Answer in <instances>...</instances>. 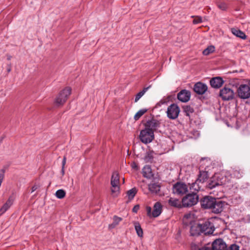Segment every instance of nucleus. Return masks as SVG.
Wrapping results in <instances>:
<instances>
[{
	"label": "nucleus",
	"instance_id": "nucleus-1",
	"mask_svg": "<svg viewBox=\"0 0 250 250\" xmlns=\"http://www.w3.org/2000/svg\"><path fill=\"white\" fill-rule=\"evenodd\" d=\"M201 207L205 209H213V212L215 213H219V209L215 208L216 205H218L216 198L210 196H205L200 200Z\"/></svg>",
	"mask_w": 250,
	"mask_h": 250
},
{
	"label": "nucleus",
	"instance_id": "nucleus-2",
	"mask_svg": "<svg viewBox=\"0 0 250 250\" xmlns=\"http://www.w3.org/2000/svg\"><path fill=\"white\" fill-rule=\"evenodd\" d=\"M199 201V196L196 193L193 192L183 197L182 200L184 207H189L196 205Z\"/></svg>",
	"mask_w": 250,
	"mask_h": 250
},
{
	"label": "nucleus",
	"instance_id": "nucleus-3",
	"mask_svg": "<svg viewBox=\"0 0 250 250\" xmlns=\"http://www.w3.org/2000/svg\"><path fill=\"white\" fill-rule=\"evenodd\" d=\"M71 88L70 87H66L62 90L56 98L55 99V104L59 106L63 104L66 101L68 96L71 94Z\"/></svg>",
	"mask_w": 250,
	"mask_h": 250
},
{
	"label": "nucleus",
	"instance_id": "nucleus-4",
	"mask_svg": "<svg viewBox=\"0 0 250 250\" xmlns=\"http://www.w3.org/2000/svg\"><path fill=\"white\" fill-rule=\"evenodd\" d=\"M139 138L142 143L147 144L153 140L154 138V133L152 131H149L145 128L141 131Z\"/></svg>",
	"mask_w": 250,
	"mask_h": 250
},
{
	"label": "nucleus",
	"instance_id": "nucleus-5",
	"mask_svg": "<svg viewBox=\"0 0 250 250\" xmlns=\"http://www.w3.org/2000/svg\"><path fill=\"white\" fill-rule=\"evenodd\" d=\"M180 111L179 106L175 104H172L167 107V116L170 119H176L178 117Z\"/></svg>",
	"mask_w": 250,
	"mask_h": 250
},
{
	"label": "nucleus",
	"instance_id": "nucleus-6",
	"mask_svg": "<svg viewBox=\"0 0 250 250\" xmlns=\"http://www.w3.org/2000/svg\"><path fill=\"white\" fill-rule=\"evenodd\" d=\"M172 191L174 194L182 196L188 192V187L185 183L177 182L173 185Z\"/></svg>",
	"mask_w": 250,
	"mask_h": 250
},
{
	"label": "nucleus",
	"instance_id": "nucleus-7",
	"mask_svg": "<svg viewBox=\"0 0 250 250\" xmlns=\"http://www.w3.org/2000/svg\"><path fill=\"white\" fill-rule=\"evenodd\" d=\"M147 215L150 217H157L162 212V205L159 202H156L153 207V210L150 207H147L146 208Z\"/></svg>",
	"mask_w": 250,
	"mask_h": 250
},
{
	"label": "nucleus",
	"instance_id": "nucleus-8",
	"mask_svg": "<svg viewBox=\"0 0 250 250\" xmlns=\"http://www.w3.org/2000/svg\"><path fill=\"white\" fill-rule=\"evenodd\" d=\"M219 238H217L212 243L211 246L207 245L203 247L200 248L197 245L193 244L191 245V250H219Z\"/></svg>",
	"mask_w": 250,
	"mask_h": 250
},
{
	"label": "nucleus",
	"instance_id": "nucleus-9",
	"mask_svg": "<svg viewBox=\"0 0 250 250\" xmlns=\"http://www.w3.org/2000/svg\"><path fill=\"white\" fill-rule=\"evenodd\" d=\"M238 96L243 99H246L250 97V87L247 84H241L237 90Z\"/></svg>",
	"mask_w": 250,
	"mask_h": 250
},
{
	"label": "nucleus",
	"instance_id": "nucleus-10",
	"mask_svg": "<svg viewBox=\"0 0 250 250\" xmlns=\"http://www.w3.org/2000/svg\"><path fill=\"white\" fill-rule=\"evenodd\" d=\"M234 96L233 91L229 88L224 87L220 91V97L225 101L232 99Z\"/></svg>",
	"mask_w": 250,
	"mask_h": 250
},
{
	"label": "nucleus",
	"instance_id": "nucleus-11",
	"mask_svg": "<svg viewBox=\"0 0 250 250\" xmlns=\"http://www.w3.org/2000/svg\"><path fill=\"white\" fill-rule=\"evenodd\" d=\"M160 123L157 120L152 119L148 120L145 124V128L149 131H152L154 133V131L159 127Z\"/></svg>",
	"mask_w": 250,
	"mask_h": 250
},
{
	"label": "nucleus",
	"instance_id": "nucleus-12",
	"mask_svg": "<svg viewBox=\"0 0 250 250\" xmlns=\"http://www.w3.org/2000/svg\"><path fill=\"white\" fill-rule=\"evenodd\" d=\"M201 232H204L205 235L212 234L215 230L214 226L208 221L203 224H201Z\"/></svg>",
	"mask_w": 250,
	"mask_h": 250
},
{
	"label": "nucleus",
	"instance_id": "nucleus-13",
	"mask_svg": "<svg viewBox=\"0 0 250 250\" xmlns=\"http://www.w3.org/2000/svg\"><path fill=\"white\" fill-rule=\"evenodd\" d=\"M208 90V86L201 82L196 83L193 87L194 91L199 95H203Z\"/></svg>",
	"mask_w": 250,
	"mask_h": 250
},
{
	"label": "nucleus",
	"instance_id": "nucleus-14",
	"mask_svg": "<svg viewBox=\"0 0 250 250\" xmlns=\"http://www.w3.org/2000/svg\"><path fill=\"white\" fill-rule=\"evenodd\" d=\"M190 233L192 236H198L201 233V224L195 223L194 221L190 222Z\"/></svg>",
	"mask_w": 250,
	"mask_h": 250
},
{
	"label": "nucleus",
	"instance_id": "nucleus-15",
	"mask_svg": "<svg viewBox=\"0 0 250 250\" xmlns=\"http://www.w3.org/2000/svg\"><path fill=\"white\" fill-rule=\"evenodd\" d=\"M190 92L189 91L184 89L182 90L177 95L178 99L182 102H187L190 99Z\"/></svg>",
	"mask_w": 250,
	"mask_h": 250
},
{
	"label": "nucleus",
	"instance_id": "nucleus-16",
	"mask_svg": "<svg viewBox=\"0 0 250 250\" xmlns=\"http://www.w3.org/2000/svg\"><path fill=\"white\" fill-rule=\"evenodd\" d=\"M142 173L143 176L147 179H150L153 177L152 170L150 166H145L142 169Z\"/></svg>",
	"mask_w": 250,
	"mask_h": 250
},
{
	"label": "nucleus",
	"instance_id": "nucleus-17",
	"mask_svg": "<svg viewBox=\"0 0 250 250\" xmlns=\"http://www.w3.org/2000/svg\"><path fill=\"white\" fill-rule=\"evenodd\" d=\"M14 199L12 196L9 197L7 202L0 209V216L5 212L13 204Z\"/></svg>",
	"mask_w": 250,
	"mask_h": 250
},
{
	"label": "nucleus",
	"instance_id": "nucleus-18",
	"mask_svg": "<svg viewBox=\"0 0 250 250\" xmlns=\"http://www.w3.org/2000/svg\"><path fill=\"white\" fill-rule=\"evenodd\" d=\"M208 177V172L207 171L200 170L197 181H199V182L203 183L206 181V180H207Z\"/></svg>",
	"mask_w": 250,
	"mask_h": 250
},
{
	"label": "nucleus",
	"instance_id": "nucleus-19",
	"mask_svg": "<svg viewBox=\"0 0 250 250\" xmlns=\"http://www.w3.org/2000/svg\"><path fill=\"white\" fill-rule=\"evenodd\" d=\"M231 31L234 35L242 39H246L247 38V36L244 32L238 28H232L231 29Z\"/></svg>",
	"mask_w": 250,
	"mask_h": 250
},
{
	"label": "nucleus",
	"instance_id": "nucleus-20",
	"mask_svg": "<svg viewBox=\"0 0 250 250\" xmlns=\"http://www.w3.org/2000/svg\"><path fill=\"white\" fill-rule=\"evenodd\" d=\"M160 185L158 183H150L148 185V189L149 191L154 193H157L160 190Z\"/></svg>",
	"mask_w": 250,
	"mask_h": 250
},
{
	"label": "nucleus",
	"instance_id": "nucleus-21",
	"mask_svg": "<svg viewBox=\"0 0 250 250\" xmlns=\"http://www.w3.org/2000/svg\"><path fill=\"white\" fill-rule=\"evenodd\" d=\"M169 205L176 208H181V202L178 199L170 198L168 201Z\"/></svg>",
	"mask_w": 250,
	"mask_h": 250
},
{
	"label": "nucleus",
	"instance_id": "nucleus-22",
	"mask_svg": "<svg viewBox=\"0 0 250 250\" xmlns=\"http://www.w3.org/2000/svg\"><path fill=\"white\" fill-rule=\"evenodd\" d=\"M134 225L136 232L138 236L140 237H143V231L140 225L137 222H134Z\"/></svg>",
	"mask_w": 250,
	"mask_h": 250
},
{
	"label": "nucleus",
	"instance_id": "nucleus-23",
	"mask_svg": "<svg viewBox=\"0 0 250 250\" xmlns=\"http://www.w3.org/2000/svg\"><path fill=\"white\" fill-rule=\"evenodd\" d=\"M219 185V181L216 179H214V178H211L207 186V187L209 189H212Z\"/></svg>",
	"mask_w": 250,
	"mask_h": 250
},
{
	"label": "nucleus",
	"instance_id": "nucleus-24",
	"mask_svg": "<svg viewBox=\"0 0 250 250\" xmlns=\"http://www.w3.org/2000/svg\"><path fill=\"white\" fill-rule=\"evenodd\" d=\"M111 184L119 185V176L117 171L113 172L111 178Z\"/></svg>",
	"mask_w": 250,
	"mask_h": 250
},
{
	"label": "nucleus",
	"instance_id": "nucleus-25",
	"mask_svg": "<svg viewBox=\"0 0 250 250\" xmlns=\"http://www.w3.org/2000/svg\"><path fill=\"white\" fill-rule=\"evenodd\" d=\"M210 84L212 88H219V76H216L211 79Z\"/></svg>",
	"mask_w": 250,
	"mask_h": 250
},
{
	"label": "nucleus",
	"instance_id": "nucleus-26",
	"mask_svg": "<svg viewBox=\"0 0 250 250\" xmlns=\"http://www.w3.org/2000/svg\"><path fill=\"white\" fill-rule=\"evenodd\" d=\"M111 191L114 197L117 196L120 193V187L119 185L111 184Z\"/></svg>",
	"mask_w": 250,
	"mask_h": 250
},
{
	"label": "nucleus",
	"instance_id": "nucleus-27",
	"mask_svg": "<svg viewBox=\"0 0 250 250\" xmlns=\"http://www.w3.org/2000/svg\"><path fill=\"white\" fill-rule=\"evenodd\" d=\"M209 159L208 158H202L200 159L199 165V169L201 170V168H204V167H207L208 166L207 164H208L209 163Z\"/></svg>",
	"mask_w": 250,
	"mask_h": 250
},
{
	"label": "nucleus",
	"instance_id": "nucleus-28",
	"mask_svg": "<svg viewBox=\"0 0 250 250\" xmlns=\"http://www.w3.org/2000/svg\"><path fill=\"white\" fill-rule=\"evenodd\" d=\"M154 152L153 151L149 150L147 151L144 157V160L146 162H151L153 159V154Z\"/></svg>",
	"mask_w": 250,
	"mask_h": 250
},
{
	"label": "nucleus",
	"instance_id": "nucleus-29",
	"mask_svg": "<svg viewBox=\"0 0 250 250\" xmlns=\"http://www.w3.org/2000/svg\"><path fill=\"white\" fill-rule=\"evenodd\" d=\"M150 86H149L147 87H145L142 91L139 92L136 95L134 102H137L139 99L145 94V93L147 91V90L149 88Z\"/></svg>",
	"mask_w": 250,
	"mask_h": 250
},
{
	"label": "nucleus",
	"instance_id": "nucleus-30",
	"mask_svg": "<svg viewBox=\"0 0 250 250\" xmlns=\"http://www.w3.org/2000/svg\"><path fill=\"white\" fill-rule=\"evenodd\" d=\"M147 111V109L143 108L139 110L134 116V119L135 121H137L140 118L143 116Z\"/></svg>",
	"mask_w": 250,
	"mask_h": 250
},
{
	"label": "nucleus",
	"instance_id": "nucleus-31",
	"mask_svg": "<svg viewBox=\"0 0 250 250\" xmlns=\"http://www.w3.org/2000/svg\"><path fill=\"white\" fill-rule=\"evenodd\" d=\"M137 190L135 188H132L131 189L128 190L127 192V195L128 196V199L129 200L133 199L137 193Z\"/></svg>",
	"mask_w": 250,
	"mask_h": 250
},
{
	"label": "nucleus",
	"instance_id": "nucleus-32",
	"mask_svg": "<svg viewBox=\"0 0 250 250\" xmlns=\"http://www.w3.org/2000/svg\"><path fill=\"white\" fill-rule=\"evenodd\" d=\"M183 108L186 115L187 116H189L190 114L194 112L193 108L190 105H185L184 106Z\"/></svg>",
	"mask_w": 250,
	"mask_h": 250
},
{
	"label": "nucleus",
	"instance_id": "nucleus-33",
	"mask_svg": "<svg viewBox=\"0 0 250 250\" xmlns=\"http://www.w3.org/2000/svg\"><path fill=\"white\" fill-rule=\"evenodd\" d=\"M215 50V47L213 45H210L208 46L207 48H206L203 51V54L204 55H208L210 53H212Z\"/></svg>",
	"mask_w": 250,
	"mask_h": 250
},
{
	"label": "nucleus",
	"instance_id": "nucleus-34",
	"mask_svg": "<svg viewBox=\"0 0 250 250\" xmlns=\"http://www.w3.org/2000/svg\"><path fill=\"white\" fill-rule=\"evenodd\" d=\"M65 191L63 189H59L56 191L55 195L59 199H62L65 196Z\"/></svg>",
	"mask_w": 250,
	"mask_h": 250
},
{
	"label": "nucleus",
	"instance_id": "nucleus-35",
	"mask_svg": "<svg viewBox=\"0 0 250 250\" xmlns=\"http://www.w3.org/2000/svg\"><path fill=\"white\" fill-rule=\"evenodd\" d=\"M197 182H199V181H197L196 180V181L194 183H193L190 187V189L191 190H193L194 192V191H198L200 190V187L197 184Z\"/></svg>",
	"mask_w": 250,
	"mask_h": 250
},
{
	"label": "nucleus",
	"instance_id": "nucleus-36",
	"mask_svg": "<svg viewBox=\"0 0 250 250\" xmlns=\"http://www.w3.org/2000/svg\"><path fill=\"white\" fill-rule=\"evenodd\" d=\"M220 250H227L226 244L221 239H220Z\"/></svg>",
	"mask_w": 250,
	"mask_h": 250
},
{
	"label": "nucleus",
	"instance_id": "nucleus-37",
	"mask_svg": "<svg viewBox=\"0 0 250 250\" xmlns=\"http://www.w3.org/2000/svg\"><path fill=\"white\" fill-rule=\"evenodd\" d=\"M119 221V220H115V221L113 222V223L109 224L108 226L109 229H112L115 228L118 224Z\"/></svg>",
	"mask_w": 250,
	"mask_h": 250
},
{
	"label": "nucleus",
	"instance_id": "nucleus-38",
	"mask_svg": "<svg viewBox=\"0 0 250 250\" xmlns=\"http://www.w3.org/2000/svg\"><path fill=\"white\" fill-rule=\"evenodd\" d=\"M202 22V19L201 17H196L193 21L194 24H198Z\"/></svg>",
	"mask_w": 250,
	"mask_h": 250
},
{
	"label": "nucleus",
	"instance_id": "nucleus-39",
	"mask_svg": "<svg viewBox=\"0 0 250 250\" xmlns=\"http://www.w3.org/2000/svg\"><path fill=\"white\" fill-rule=\"evenodd\" d=\"M239 247L235 245V244H233V245H231L229 248V249H228L227 250H239Z\"/></svg>",
	"mask_w": 250,
	"mask_h": 250
},
{
	"label": "nucleus",
	"instance_id": "nucleus-40",
	"mask_svg": "<svg viewBox=\"0 0 250 250\" xmlns=\"http://www.w3.org/2000/svg\"><path fill=\"white\" fill-rule=\"evenodd\" d=\"M227 6L225 3H221L220 4V9L225 10L227 9Z\"/></svg>",
	"mask_w": 250,
	"mask_h": 250
},
{
	"label": "nucleus",
	"instance_id": "nucleus-41",
	"mask_svg": "<svg viewBox=\"0 0 250 250\" xmlns=\"http://www.w3.org/2000/svg\"><path fill=\"white\" fill-rule=\"evenodd\" d=\"M140 206L138 205H135L132 208V211L133 212H137L139 209Z\"/></svg>",
	"mask_w": 250,
	"mask_h": 250
},
{
	"label": "nucleus",
	"instance_id": "nucleus-42",
	"mask_svg": "<svg viewBox=\"0 0 250 250\" xmlns=\"http://www.w3.org/2000/svg\"><path fill=\"white\" fill-rule=\"evenodd\" d=\"M66 158L65 156L63 157L62 161V167H64V166L66 164Z\"/></svg>",
	"mask_w": 250,
	"mask_h": 250
},
{
	"label": "nucleus",
	"instance_id": "nucleus-43",
	"mask_svg": "<svg viewBox=\"0 0 250 250\" xmlns=\"http://www.w3.org/2000/svg\"><path fill=\"white\" fill-rule=\"evenodd\" d=\"M39 188V186H37V185H34V186H33L32 187V191H31V192H34V191H35L38 188Z\"/></svg>",
	"mask_w": 250,
	"mask_h": 250
},
{
	"label": "nucleus",
	"instance_id": "nucleus-44",
	"mask_svg": "<svg viewBox=\"0 0 250 250\" xmlns=\"http://www.w3.org/2000/svg\"><path fill=\"white\" fill-rule=\"evenodd\" d=\"M219 80H220V87L221 86V85H222L223 84L224 81L222 79V78L221 77H220Z\"/></svg>",
	"mask_w": 250,
	"mask_h": 250
},
{
	"label": "nucleus",
	"instance_id": "nucleus-45",
	"mask_svg": "<svg viewBox=\"0 0 250 250\" xmlns=\"http://www.w3.org/2000/svg\"><path fill=\"white\" fill-rule=\"evenodd\" d=\"M219 205H220V208H222L223 207V206H224L225 203H223L222 201H220ZM225 205H227V204H225Z\"/></svg>",
	"mask_w": 250,
	"mask_h": 250
},
{
	"label": "nucleus",
	"instance_id": "nucleus-46",
	"mask_svg": "<svg viewBox=\"0 0 250 250\" xmlns=\"http://www.w3.org/2000/svg\"><path fill=\"white\" fill-rule=\"evenodd\" d=\"M61 172L62 175H63L64 174V167H62Z\"/></svg>",
	"mask_w": 250,
	"mask_h": 250
},
{
	"label": "nucleus",
	"instance_id": "nucleus-47",
	"mask_svg": "<svg viewBox=\"0 0 250 250\" xmlns=\"http://www.w3.org/2000/svg\"><path fill=\"white\" fill-rule=\"evenodd\" d=\"M159 103H160V104H165L166 103V101H163V100H161V101H160Z\"/></svg>",
	"mask_w": 250,
	"mask_h": 250
},
{
	"label": "nucleus",
	"instance_id": "nucleus-48",
	"mask_svg": "<svg viewBox=\"0 0 250 250\" xmlns=\"http://www.w3.org/2000/svg\"><path fill=\"white\" fill-rule=\"evenodd\" d=\"M113 219H122L121 217H117V216H114Z\"/></svg>",
	"mask_w": 250,
	"mask_h": 250
},
{
	"label": "nucleus",
	"instance_id": "nucleus-49",
	"mask_svg": "<svg viewBox=\"0 0 250 250\" xmlns=\"http://www.w3.org/2000/svg\"><path fill=\"white\" fill-rule=\"evenodd\" d=\"M188 214L185 215L184 219H188Z\"/></svg>",
	"mask_w": 250,
	"mask_h": 250
},
{
	"label": "nucleus",
	"instance_id": "nucleus-50",
	"mask_svg": "<svg viewBox=\"0 0 250 250\" xmlns=\"http://www.w3.org/2000/svg\"><path fill=\"white\" fill-rule=\"evenodd\" d=\"M209 219H217V217L216 216H212V217H211Z\"/></svg>",
	"mask_w": 250,
	"mask_h": 250
},
{
	"label": "nucleus",
	"instance_id": "nucleus-51",
	"mask_svg": "<svg viewBox=\"0 0 250 250\" xmlns=\"http://www.w3.org/2000/svg\"><path fill=\"white\" fill-rule=\"evenodd\" d=\"M11 56H8V58H7V59H8V60H10L11 59Z\"/></svg>",
	"mask_w": 250,
	"mask_h": 250
},
{
	"label": "nucleus",
	"instance_id": "nucleus-52",
	"mask_svg": "<svg viewBox=\"0 0 250 250\" xmlns=\"http://www.w3.org/2000/svg\"><path fill=\"white\" fill-rule=\"evenodd\" d=\"M248 83L250 85V80L249 81Z\"/></svg>",
	"mask_w": 250,
	"mask_h": 250
}]
</instances>
